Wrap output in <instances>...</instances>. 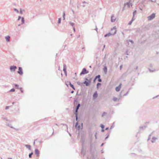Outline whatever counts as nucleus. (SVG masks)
<instances>
[{"label":"nucleus","mask_w":159,"mask_h":159,"mask_svg":"<svg viewBox=\"0 0 159 159\" xmlns=\"http://www.w3.org/2000/svg\"><path fill=\"white\" fill-rule=\"evenodd\" d=\"M98 96V94L97 93V91H95L94 93L93 96V98L94 99L96 98Z\"/></svg>","instance_id":"obj_12"},{"label":"nucleus","mask_w":159,"mask_h":159,"mask_svg":"<svg viewBox=\"0 0 159 159\" xmlns=\"http://www.w3.org/2000/svg\"><path fill=\"white\" fill-rule=\"evenodd\" d=\"M152 66H152V64H150V67H152Z\"/></svg>","instance_id":"obj_60"},{"label":"nucleus","mask_w":159,"mask_h":159,"mask_svg":"<svg viewBox=\"0 0 159 159\" xmlns=\"http://www.w3.org/2000/svg\"><path fill=\"white\" fill-rule=\"evenodd\" d=\"M17 73L20 75H22L23 74L22 69L21 67H19L18 71Z\"/></svg>","instance_id":"obj_7"},{"label":"nucleus","mask_w":159,"mask_h":159,"mask_svg":"<svg viewBox=\"0 0 159 159\" xmlns=\"http://www.w3.org/2000/svg\"><path fill=\"white\" fill-rule=\"evenodd\" d=\"M91 83L90 80H89L88 81H84L83 84H85L86 86H88Z\"/></svg>","instance_id":"obj_11"},{"label":"nucleus","mask_w":159,"mask_h":159,"mask_svg":"<svg viewBox=\"0 0 159 159\" xmlns=\"http://www.w3.org/2000/svg\"><path fill=\"white\" fill-rule=\"evenodd\" d=\"M108 129H109V128L107 127L106 128L105 130H108Z\"/></svg>","instance_id":"obj_64"},{"label":"nucleus","mask_w":159,"mask_h":159,"mask_svg":"<svg viewBox=\"0 0 159 159\" xmlns=\"http://www.w3.org/2000/svg\"><path fill=\"white\" fill-rule=\"evenodd\" d=\"M151 135H152V134H150L149 135V136H148V140H149L150 139V137L151 136Z\"/></svg>","instance_id":"obj_40"},{"label":"nucleus","mask_w":159,"mask_h":159,"mask_svg":"<svg viewBox=\"0 0 159 159\" xmlns=\"http://www.w3.org/2000/svg\"><path fill=\"white\" fill-rule=\"evenodd\" d=\"M149 69L150 72H153L156 70H152L150 68H149Z\"/></svg>","instance_id":"obj_36"},{"label":"nucleus","mask_w":159,"mask_h":159,"mask_svg":"<svg viewBox=\"0 0 159 159\" xmlns=\"http://www.w3.org/2000/svg\"><path fill=\"white\" fill-rule=\"evenodd\" d=\"M88 73L89 71L86 70V69L85 68H84L80 73V75H82L87 74Z\"/></svg>","instance_id":"obj_4"},{"label":"nucleus","mask_w":159,"mask_h":159,"mask_svg":"<svg viewBox=\"0 0 159 159\" xmlns=\"http://www.w3.org/2000/svg\"><path fill=\"white\" fill-rule=\"evenodd\" d=\"M130 1H129L128 2H127L125 3L124 4V6H126V5H127V7L128 8H129L130 7V5L131 4V6H132V3L130 2Z\"/></svg>","instance_id":"obj_10"},{"label":"nucleus","mask_w":159,"mask_h":159,"mask_svg":"<svg viewBox=\"0 0 159 159\" xmlns=\"http://www.w3.org/2000/svg\"><path fill=\"white\" fill-rule=\"evenodd\" d=\"M72 12H73V14H75V12H74V10H72Z\"/></svg>","instance_id":"obj_59"},{"label":"nucleus","mask_w":159,"mask_h":159,"mask_svg":"<svg viewBox=\"0 0 159 159\" xmlns=\"http://www.w3.org/2000/svg\"><path fill=\"white\" fill-rule=\"evenodd\" d=\"M129 41L132 44H133L134 43V41L132 40H129Z\"/></svg>","instance_id":"obj_48"},{"label":"nucleus","mask_w":159,"mask_h":159,"mask_svg":"<svg viewBox=\"0 0 159 159\" xmlns=\"http://www.w3.org/2000/svg\"><path fill=\"white\" fill-rule=\"evenodd\" d=\"M20 13L21 14H22V11L21 10V9H20Z\"/></svg>","instance_id":"obj_51"},{"label":"nucleus","mask_w":159,"mask_h":159,"mask_svg":"<svg viewBox=\"0 0 159 159\" xmlns=\"http://www.w3.org/2000/svg\"><path fill=\"white\" fill-rule=\"evenodd\" d=\"M100 126L101 127V128L103 129L104 128V125L102 124H101Z\"/></svg>","instance_id":"obj_37"},{"label":"nucleus","mask_w":159,"mask_h":159,"mask_svg":"<svg viewBox=\"0 0 159 159\" xmlns=\"http://www.w3.org/2000/svg\"><path fill=\"white\" fill-rule=\"evenodd\" d=\"M33 152H32L31 153H30L29 155V157L30 158H31L32 157V155L33 154Z\"/></svg>","instance_id":"obj_21"},{"label":"nucleus","mask_w":159,"mask_h":159,"mask_svg":"<svg viewBox=\"0 0 159 159\" xmlns=\"http://www.w3.org/2000/svg\"><path fill=\"white\" fill-rule=\"evenodd\" d=\"M25 22V20L23 17L21 18V24H23Z\"/></svg>","instance_id":"obj_20"},{"label":"nucleus","mask_w":159,"mask_h":159,"mask_svg":"<svg viewBox=\"0 0 159 159\" xmlns=\"http://www.w3.org/2000/svg\"><path fill=\"white\" fill-rule=\"evenodd\" d=\"M149 123V122H146L145 123V125L142 126H140L139 127V129L140 130L143 129H145L147 126V124H148Z\"/></svg>","instance_id":"obj_6"},{"label":"nucleus","mask_w":159,"mask_h":159,"mask_svg":"<svg viewBox=\"0 0 159 159\" xmlns=\"http://www.w3.org/2000/svg\"><path fill=\"white\" fill-rule=\"evenodd\" d=\"M69 24L71 26H73V27H74V25H75V24L71 22H69Z\"/></svg>","instance_id":"obj_25"},{"label":"nucleus","mask_w":159,"mask_h":159,"mask_svg":"<svg viewBox=\"0 0 159 159\" xmlns=\"http://www.w3.org/2000/svg\"><path fill=\"white\" fill-rule=\"evenodd\" d=\"M14 10L15 11H16L17 13L19 12V11L17 9L15 8L14 9Z\"/></svg>","instance_id":"obj_39"},{"label":"nucleus","mask_w":159,"mask_h":159,"mask_svg":"<svg viewBox=\"0 0 159 159\" xmlns=\"http://www.w3.org/2000/svg\"><path fill=\"white\" fill-rule=\"evenodd\" d=\"M109 134H108L107 135V136L106 137L105 139H107L109 137Z\"/></svg>","instance_id":"obj_47"},{"label":"nucleus","mask_w":159,"mask_h":159,"mask_svg":"<svg viewBox=\"0 0 159 159\" xmlns=\"http://www.w3.org/2000/svg\"><path fill=\"white\" fill-rule=\"evenodd\" d=\"M17 67L15 66H11L10 67V69L11 71V72L15 71L17 69Z\"/></svg>","instance_id":"obj_5"},{"label":"nucleus","mask_w":159,"mask_h":159,"mask_svg":"<svg viewBox=\"0 0 159 159\" xmlns=\"http://www.w3.org/2000/svg\"><path fill=\"white\" fill-rule=\"evenodd\" d=\"M107 114V113L105 112H104L102 114V117H103L104 116H105V115Z\"/></svg>","instance_id":"obj_27"},{"label":"nucleus","mask_w":159,"mask_h":159,"mask_svg":"<svg viewBox=\"0 0 159 159\" xmlns=\"http://www.w3.org/2000/svg\"><path fill=\"white\" fill-rule=\"evenodd\" d=\"M138 68V66H136L135 68V70H137Z\"/></svg>","instance_id":"obj_58"},{"label":"nucleus","mask_w":159,"mask_h":159,"mask_svg":"<svg viewBox=\"0 0 159 159\" xmlns=\"http://www.w3.org/2000/svg\"><path fill=\"white\" fill-rule=\"evenodd\" d=\"M61 18H59L58 23V24H60L61 23Z\"/></svg>","instance_id":"obj_31"},{"label":"nucleus","mask_w":159,"mask_h":159,"mask_svg":"<svg viewBox=\"0 0 159 159\" xmlns=\"http://www.w3.org/2000/svg\"><path fill=\"white\" fill-rule=\"evenodd\" d=\"M117 100V98H116L115 97H114L113 98V100L115 101V102H116V101Z\"/></svg>","instance_id":"obj_28"},{"label":"nucleus","mask_w":159,"mask_h":159,"mask_svg":"<svg viewBox=\"0 0 159 159\" xmlns=\"http://www.w3.org/2000/svg\"><path fill=\"white\" fill-rule=\"evenodd\" d=\"M104 71L105 73H106L107 72V67L106 66H105L103 68Z\"/></svg>","instance_id":"obj_22"},{"label":"nucleus","mask_w":159,"mask_h":159,"mask_svg":"<svg viewBox=\"0 0 159 159\" xmlns=\"http://www.w3.org/2000/svg\"><path fill=\"white\" fill-rule=\"evenodd\" d=\"M85 80H86L88 81L89 80H88V79L87 78H85Z\"/></svg>","instance_id":"obj_56"},{"label":"nucleus","mask_w":159,"mask_h":159,"mask_svg":"<svg viewBox=\"0 0 159 159\" xmlns=\"http://www.w3.org/2000/svg\"><path fill=\"white\" fill-rule=\"evenodd\" d=\"M65 14L64 12H63V20H64L65 19Z\"/></svg>","instance_id":"obj_34"},{"label":"nucleus","mask_w":159,"mask_h":159,"mask_svg":"<svg viewBox=\"0 0 159 159\" xmlns=\"http://www.w3.org/2000/svg\"><path fill=\"white\" fill-rule=\"evenodd\" d=\"M126 55H129V54H128V52H127V51H126Z\"/></svg>","instance_id":"obj_63"},{"label":"nucleus","mask_w":159,"mask_h":159,"mask_svg":"<svg viewBox=\"0 0 159 159\" xmlns=\"http://www.w3.org/2000/svg\"><path fill=\"white\" fill-rule=\"evenodd\" d=\"M129 91H128L125 94H124L123 96H126L128 93Z\"/></svg>","instance_id":"obj_45"},{"label":"nucleus","mask_w":159,"mask_h":159,"mask_svg":"<svg viewBox=\"0 0 159 159\" xmlns=\"http://www.w3.org/2000/svg\"><path fill=\"white\" fill-rule=\"evenodd\" d=\"M5 38L7 42H9L10 41V37L9 36H7L5 37Z\"/></svg>","instance_id":"obj_14"},{"label":"nucleus","mask_w":159,"mask_h":159,"mask_svg":"<svg viewBox=\"0 0 159 159\" xmlns=\"http://www.w3.org/2000/svg\"><path fill=\"white\" fill-rule=\"evenodd\" d=\"M14 85L17 89H19V85L18 84H15Z\"/></svg>","instance_id":"obj_26"},{"label":"nucleus","mask_w":159,"mask_h":159,"mask_svg":"<svg viewBox=\"0 0 159 159\" xmlns=\"http://www.w3.org/2000/svg\"><path fill=\"white\" fill-rule=\"evenodd\" d=\"M151 1L153 2H156V0H151Z\"/></svg>","instance_id":"obj_50"},{"label":"nucleus","mask_w":159,"mask_h":159,"mask_svg":"<svg viewBox=\"0 0 159 159\" xmlns=\"http://www.w3.org/2000/svg\"><path fill=\"white\" fill-rule=\"evenodd\" d=\"M104 130L103 129H102L101 130V131L102 132H104Z\"/></svg>","instance_id":"obj_57"},{"label":"nucleus","mask_w":159,"mask_h":159,"mask_svg":"<svg viewBox=\"0 0 159 159\" xmlns=\"http://www.w3.org/2000/svg\"><path fill=\"white\" fill-rule=\"evenodd\" d=\"M63 70L66 76L67 75V73L66 71V66L65 64L63 65Z\"/></svg>","instance_id":"obj_8"},{"label":"nucleus","mask_w":159,"mask_h":159,"mask_svg":"<svg viewBox=\"0 0 159 159\" xmlns=\"http://www.w3.org/2000/svg\"><path fill=\"white\" fill-rule=\"evenodd\" d=\"M122 65H120V70H121V69H122Z\"/></svg>","instance_id":"obj_54"},{"label":"nucleus","mask_w":159,"mask_h":159,"mask_svg":"<svg viewBox=\"0 0 159 159\" xmlns=\"http://www.w3.org/2000/svg\"><path fill=\"white\" fill-rule=\"evenodd\" d=\"M1 118H2V119L3 120H5L6 121H8L6 117L3 116V117H2Z\"/></svg>","instance_id":"obj_24"},{"label":"nucleus","mask_w":159,"mask_h":159,"mask_svg":"<svg viewBox=\"0 0 159 159\" xmlns=\"http://www.w3.org/2000/svg\"><path fill=\"white\" fill-rule=\"evenodd\" d=\"M101 76L100 75H97L95 77V78L97 79H98L99 78H100Z\"/></svg>","instance_id":"obj_23"},{"label":"nucleus","mask_w":159,"mask_h":159,"mask_svg":"<svg viewBox=\"0 0 159 159\" xmlns=\"http://www.w3.org/2000/svg\"><path fill=\"white\" fill-rule=\"evenodd\" d=\"M77 84L79 85H81L83 84V83H80V82H77Z\"/></svg>","instance_id":"obj_35"},{"label":"nucleus","mask_w":159,"mask_h":159,"mask_svg":"<svg viewBox=\"0 0 159 159\" xmlns=\"http://www.w3.org/2000/svg\"><path fill=\"white\" fill-rule=\"evenodd\" d=\"M104 143H102L101 144V147H102V146H103V145H104Z\"/></svg>","instance_id":"obj_61"},{"label":"nucleus","mask_w":159,"mask_h":159,"mask_svg":"<svg viewBox=\"0 0 159 159\" xmlns=\"http://www.w3.org/2000/svg\"><path fill=\"white\" fill-rule=\"evenodd\" d=\"M9 127H10L11 128H13V127L11 126V124L10 125H7Z\"/></svg>","instance_id":"obj_46"},{"label":"nucleus","mask_w":159,"mask_h":159,"mask_svg":"<svg viewBox=\"0 0 159 159\" xmlns=\"http://www.w3.org/2000/svg\"><path fill=\"white\" fill-rule=\"evenodd\" d=\"M11 106H6V107H5V109L6 110H7L8 109H9V108Z\"/></svg>","instance_id":"obj_42"},{"label":"nucleus","mask_w":159,"mask_h":159,"mask_svg":"<svg viewBox=\"0 0 159 159\" xmlns=\"http://www.w3.org/2000/svg\"><path fill=\"white\" fill-rule=\"evenodd\" d=\"M25 146L29 150H31V146L29 145L25 144Z\"/></svg>","instance_id":"obj_17"},{"label":"nucleus","mask_w":159,"mask_h":159,"mask_svg":"<svg viewBox=\"0 0 159 159\" xmlns=\"http://www.w3.org/2000/svg\"><path fill=\"white\" fill-rule=\"evenodd\" d=\"M133 20H130V21L129 22V23H128V25H130L132 24V22H133Z\"/></svg>","instance_id":"obj_30"},{"label":"nucleus","mask_w":159,"mask_h":159,"mask_svg":"<svg viewBox=\"0 0 159 159\" xmlns=\"http://www.w3.org/2000/svg\"><path fill=\"white\" fill-rule=\"evenodd\" d=\"M97 79L95 78L93 80V82H94Z\"/></svg>","instance_id":"obj_55"},{"label":"nucleus","mask_w":159,"mask_h":159,"mask_svg":"<svg viewBox=\"0 0 159 159\" xmlns=\"http://www.w3.org/2000/svg\"><path fill=\"white\" fill-rule=\"evenodd\" d=\"M113 30H114V33H113L112 34V33H108L105 34L104 35V37H109V36H110L111 35H114L116 33V28L115 27H113V28L111 29V31H113Z\"/></svg>","instance_id":"obj_1"},{"label":"nucleus","mask_w":159,"mask_h":159,"mask_svg":"<svg viewBox=\"0 0 159 159\" xmlns=\"http://www.w3.org/2000/svg\"><path fill=\"white\" fill-rule=\"evenodd\" d=\"M114 17V16L113 15H112L111 16V22H115V20H116V19H113V17Z\"/></svg>","instance_id":"obj_19"},{"label":"nucleus","mask_w":159,"mask_h":159,"mask_svg":"<svg viewBox=\"0 0 159 159\" xmlns=\"http://www.w3.org/2000/svg\"><path fill=\"white\" fill-rule=\"evenodd\" d=\"M156 14L153 13L151 15L148 17L147 18L148 20H151L154 19L155 17Z\"/></svg>","instance_id":"obj_3"},{"label":"nucleus","mask_w":159,"mask_h":159,"mask_svg":"<svg viewBox=\"0 0 159 159\" xmlns=\"http://www.w3.org/2000/svg\"><path fill=\"white\" fill-rule=\"evenodd\" d=\"M156 139H157V138H155L154 137H153L152 138V140H151V141L152 143H154V142H155Z\"/></svg>","instance_id":"obj_18"},{"label":"nucleus","mask_w":159,"mask_h":159,"mask_svg":"<svg viewBox=\"0 0 159 159\" xmlns=\"http://www.w3.org/2000/svg\"><path fill=\"white\" fill-rule=\"evenodd\" d=\"M121 84H120L119 85V86H117V87H116V90L117 92H118V91H119L120 90V88H121Z\"/></svg>","instance_id":"obj_13"},{"label":"nucleus","mask_w":159,"mask_h":159,"mask_svg":"<svg viewBox=\"0 0 159 159\" xmlns=\"http://www.w3.org/2000/svg\"><path fill=\"white\" fill-rule=\"evenodd\" d=\"M36 157L39 156V152L38 149H35L34 151Z\"/></svg>","instance_id":"obj_9"},{"label":"nucleus","mask_w":159,"mask_h":159,"mask_svg":"<svg viewBox=\"0 0 159 159\" xmlns=\"http://www.w3.org/2000/svg\"><path fill=\"white\" fill-rule=\"evenodd\" d=\"M21 18V17L20 16H18V19H17V20L18 21Z\"/></svg>","instance_id":"obj_44"},{"label":"nucleus","mask_w":159,"mask_h":159,"mask_svg":"<svg viewBox=\"0 0 159 159\" xmlns=\"http://www.w3.org/2000/svg\"><path fill=\"white\" fill-rule=\"evenodd\" d=\"M37 141V139H36L34 140V143H33V144L34 145H35V142L36 141Z\"/></svg>","instance_id":"obj_52"},{"label":"nucleus","mask_w":159,"mask_h":159,"mask_svg":"<svg viewBox=\"0 0 159 159\" xmlns=\"http://www.w3.org/2000/svg\"><path fill=\"white\" fill-rule=\"evenodd\" d=\"M20 91H21V92L22 93H23V91L22 89V88H20Z\"/></svg>","instance_id":"obj_41"},{"label":"nucleus","mask_w":159,"mask_h":159,"mask_svg":"<svg viewBox=\"0 0 159 159\" xmlns=\"http://www.w3.org/2000/svg\"><path fill=\"white\" fill-rule=\"evenodd\" d=\"M75 127L77 129H80V125H78V122H77L76 124H75Z\"/></svg>","instance_id":"obj_16"},{"label":"nucleus","mask_w":159,"mask_h":159,"mask_svg":"<svg viewBox=\"0 0 159 159\" xmlns=\"http://www.w3.org/2000/svg\"><path fill=\"white\" fill-rule=\"evenodd\" d=\"M15 91V89L14 88H12V89H11L10 90V92H14Z\"/></svg>","instance_id":"obj_33"},{"label":"nucleus","mask_w":159,"mask_h":159,"mask_svg":"<svg viewBox=\"0 0 159 159\" xmlns=\"http://www.w3.org/2000/svg\"><path fill=\"white\" fill-rule=\"evenodd\" d=\"M100 78H99L98 79V81L99 82H101L102 81V80Z\"/></svg>","instance_id":"obj_38"},{"label":"nucleus","mask_w":159,"mask_h":159,"mask_svg":"<svg viewBox=\"0 0 159 159\" xmlns=\"http://www.w3.org/2000/svg\"><path fill=\"white\" fill-rule=\"evenodd\" d=\"M74 91H73V90L71 91V93H74Z\"/></svg>","instance_id":"obj_62"},{"label":"nucleus","mask_w":159,"mask_h":159,"mask_svg":"<svg viewBox=\"0 0 159 159\" xmlns=\"http://www.w3.org/2000/svg\"><path fill=\"white\" fill-rule=\"evenodd\" d=\"M156 2H157V4L159 5V0H156Z\"/></svg>","instance_id":"obj_53"},{"label":"nucleus","mask_w":159,"mask_h":159,"mask_svg":"<svg viewBox=\"0 0 159 159\" xmlns=\"http://www.w3.org/2000/svg\"><path fill=\"white\" fill-rule=\"evenodd\" d=\"M101 83H98L97 84V88H98V86L99 85H101Z\"/></svg>","instance_id":"obj_32"},{"label":"nucleus","mask_w":159,"mask_h":159,"mask_svg":"<svg viewBox=\"0 0 159 159\" xmlns=\"http://www.w3.org/2000/svg\"><path fill=\"white\" fill-rule=\"evenodd\" d=\"M95 139H97V132H96V133H95Z\"/></svg>","instance_id":"obj_43"},{"label":"nucleus","mask_w":159,"mask_h":159,"mask_svg":"<svg viewBox=\"0 0 159 159\" xmlns=\"http://www.w3.org/2000/svg\"><path fill=\"white\" fill-rule=\"evenodd\" d=\"M68 82L69 83V84L70 86L73 89V90H75V89L74 86V85L71 83L70 82Z\"/></svg>","instance_id":"obj_15"},{"label":"nucleus","mask_w":159,"mask_h":159,"mask_svg":"<svg viewBox=\"0 0 159 159\" xmlns=\"http://www.w3.org/2000/svg\"><path fill=\"white\" fill-rule=\"evenodd\" d=\"M137 13V11L136 10H135L133 12V16H134Z\"/></svg>","instance_id":"obj_29"},{"label":"nucleus","mask_w":159,"mask_h":159,"mask_svg":"<svg viewBox=\"0 0 159 159\" xmlns=\"http://www.w3.org/2000/svg\"><path fill=\"white\" fill-rule=\"evenodd\" d=\"M135 18H134V16H133L131 20H133V21H134L135 20Z\"/></svg>","instance_id":"obj_49"},{"label":"nucleus","mask_w":159,"mask_h":159,"mask_svg":"<svg viewBox=\"0 0 159 159\" xmlns=\"http://www.w3.org/2000/svg\"><path fill=\"white\" fill-rule=\"evenodd\" d=\"M80 103H78L77 105V106L76 107L75 109V112L74 113L75 115V117H76V120L77 121L78 120V110L79 108V107H80Z\"/></svg>","instance_id":"obj_2"}]
</instances>
